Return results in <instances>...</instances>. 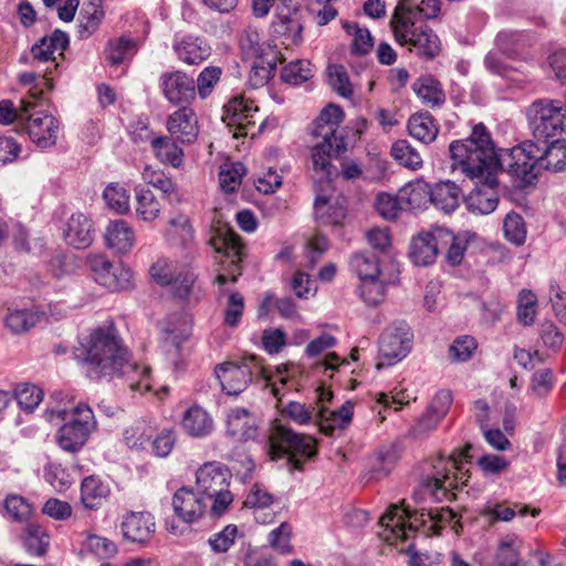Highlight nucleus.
Here are the masks:
<instances>
[{"mask_svg":"<svg viewBox=\"0 0 566 566\" xmlns=\"http://www.w3.org/2000/svg\"><path fill=\"white\" fill-rule=\"evenodd\" d=\"M449 151L452 171L462 174L475 185L465 198L468 209L479 214L494 211L499 202L496 187L501 164L485 126L475 125L471 136L452 142Z\"/></svg>","mask_w":566,"mask_h":566,"instance_id":"f257e3e1","label":"nucleus"},{"mask_svg":"<svg viewBox=\"0 0 566 566\" xmlns=\"http://www.w3.org/2000/svg\"><path fill=\"white\" fill-rule=\"evenodd\" d=\"M85 361L90 373L99 376H127L133 391L145 392L151 389L149 368L130 364L128 353L113 326L95 329L85 346Z\"/></svg>","mask_w":566,"mask_h":566,"instance_id":"f03ea898","label":"nucleus"},{"mask_svg":"<svg viewBox=\"0 0 566 566\" xmlns=\"http://www.w3.org/2000/svg\"><path fill=\"white\" fill-rule=\"evenodd\" d=\"M64 397L62 391L53 392L51 398L55 405L51 402L46 407L44 417L51 424L61 423L55 433L57 446L65 452L77 453L97 429V420L87 403L80 402L67 408L62 405Z\"/></svg>","mask_w":566,"mask_h":566,"instance_id":"7ed1b4c3","label":"nucleus"},{"mask_svg":"<svg viewBox=\"0 0 566 566\" xmlns=\"http://www.w3.org/2000/svg\"><path fill=\"white\" fill-rule=\"evenodd\" d=\"M472 446L467 444L463 450L449 457L439 455L428 463L429 471L422 480V486L436 501H452L454 491L469 481L465 463L469 462Z\"/></svg>","mask_w":566,"mask_h":566,"instance_id":"20e7f679","label":"nucleus"},{"mask_svg":"<svg viewBox=\"0 0 566 566\" xmlns=\"http://www.w3.org/2000/svg\"><path fill=\"white\" fill-rule=\"evenodd\" d=\"M343 119V108H322L313 123L312 134L324 139L312 149L313 170L321 180H329L333 175L332 156L338 157L346 151L344 138L337 135V126Z\"/></svg>","mask_w":566,"mask_h":566,"instance_id":"39448f33","label":"nucleus"},{"mask_svg":"<svg viewBox=\"0 0 566 566\" xmlns=\"http://www.w3.org/2000/svg\"><path fill=\"white\" fill-rule=\"evenodd\" d=\"M222 390L227 395L237 396L244 391L254 379H263L271 387L272 395L281 399V389L275 382H271L270 375L255 355L243 357L239 363L227 361L214 369Z\"/></svg>","mask_w":566,"mask_h":566,"instance_id":"423d86ee","label":"nucleus"},{"mask_svg":"<svg viewBox=\"0 0 566 566\" xmlns=\"http://www.w3.org/2000/svg\"><path fill=\"white\" fill-rule=\"evenodd\" d=\"M231 474L220 462H207L196 473V490L211 502L210 512L213 516L222 515L233 502L229 490Z\"/></svg>","mask_w":566,"mask_h":566,"instance_id":"0eeeda50","label":"nucleus"},{"mask_svg":"<svg viewBox=\"0 0 566 566\" xmlns=\"http://www.w3.org/2000/svg\"><path fill=\"white\" fill-rule=\"evenodd\" d=\"M316 454V441L311 436L293 431L283 424H275L269 436V455L272 460L286 458L295 469Z\"/></svg>","mask_w":566,"mask_h":566,"instance_id":"6e6552de","label":"nucleus"},{"mask_svg":"<svg viewBox=\"0 0 566 566\" xmlns=\"http://www.w3.org/2000/svg\"><path fill=\"white\" fill-rule=\"evenodd\" d=\"M432 510H413L392 505L380 517L382 530L379 536L390 545L407 541L418 528L431 524Z\"/></svg>","mask_w":566,"mask_h":566,"instance_id":"1a4fd4ad","label":"nucleus"},{"mask_svg":"<svg viewBox=\"0 0 566 566\" xmlns=\"http://www.w3.org/2000/svg\"><path fill=\"white\" fill-rule=\"evenodd\" d=\"M413 334L406 322H395L381 334L379 339V361L377 368L395 365L411 350Z\"/></svg>","mask_w":566,"mask_h":566,"instance_id":"9d476101","label":"nucleus"},{"mask_svg":"<svg viewBox=\"0 0 566 566\" xmlns=\"http://www.w3.org/2000/svg\"><path fill=\"white\" fill-rule=\"evenodd\" d=\"M86 266L92 279L108 291L127 290L132 285L133 272L130 269L120 263H112L103 254H88Z\"/></svg>","mask_w":566,"mask_h":566,"instance_id":"9b49d317","label":"nucleus"},{"mask_svg":"<svg viewBox=\"0 0 566 566\" xmlns=\"http://www.w3.org/2000/svg\"><path fill=\"white\" fill-rule=\"evenodd\" d=\"M537 151L538 146L532 140L513 147L507 150V154L502 159L499 158L501 164L500 172L505 167L512 177L520 179L524 184H531L541 174L537 166Z\"/></svg>","mask_w":566,"mask_h":566,"instance_id":"f8f14e48","label":"nucleus"},{"mask_svg":"<svg viewBox=\"0 0 566 566\" xmlns=\"http://www.w3.org/2000/svg\"><path fill=\"white\" fill-rule=\"evenodd\" d=\"M527 116L535 143L557 139L566 127V108H532Z\"/></svg>","mask_w":566,"mask_h":566,"instance_id":"ddd939ff","label":"nucleus"},{"mask_svg":"<svg viewBox=\"0 0 566 566\" xmlns=\"http://www.w3.org/2000/svg\"><path fill=\"white\" fill-rule=\"evenodd\" d=\"M21 132H27L30 139L39 147L50 148L57 142L60 123L44 109L28 112Z\"/></svg>","mask_w":566,"mask_h":566,"instance_id":"4468645a","label":"nucleus"},{"mask_svg":"<svg viewBox=\"0 0 566 566\" xmlns=\"http://www.w3.org/2000/svg\"><path fill=\"white\" fill-rule=\"evenodd\" d=\"M175 514L186 523L198 521L207 510V500L197 490L182 486L172 496Z\"/></svg>","mask_w":566,"mask_h":566,"instance_id":"2eb2a0df","label":"nucleus"},{"mask_svg":"<svg viewBox=\"0 0 566 566\" xmlns=\"http://www.w3.org/2000/svg\"><path fill=\"white\" fill-rule=\"evenodd\" d=\"M164 94L171 104H190L196 97L193 80L186 73L176 71L161 76Z\"/></svg>","mask_w":566,"mask_h":566,"instance_id":"dca6fc26","label":"nucleus"},{"mask_svg":"<svg viewBox=\"0 0 566 566\" xmlns=\"http://www.w3.org/2000/svg\"><path fill=\"white\" fill-rule=\"evenodd\" d=\"M475 235L468 231L454 234L452 231L438 227V242H440V251L446 250V261L448 264L455 266L459 265L468 249L469 242Z\"/></svg>","mask_w":566,"mask_h":566,"instance_id":"f3484780","label":"nucleus"},{"mask_svg":"<svg viewBox=\"0 0 566 566\" xmlns=\"http://www.w3.org/2000/svg\"><path fill=\"white\" fill-rule=\"evenodd\" d=\"M168 132L181 143H193L199 134L198 117L193 108H178L167 119Z\"/></svg>","mask_w":566,"mask_h":566,"instance_id":"a211bd4d","label":"nucleus"},{"mask_svg":"<svg viewBox=\"0 0 566 566\" xmlns=\"http://www.w3.org/2000/svg\"><path fill=\"white\" fill-rule=\"evenodd\" d=\"M174 51L188 65H199L211 54V48L205 39L190 34L176 39Z\"/></svg>","mask_w":566,"mask_h":566,"instance_id":"6ab92c4d","label":"nucleus"},{"mask_svg":"<svg viewBox=\"0 0 566 566\" xmlns=\"http://www.w3.org/2000/svg\"><path fill=\"white\" fill-rule=\"evenodd\" d=\"M536 144L539 172L543 170L559 172L566 169V140L553 139Z\"/></svg>","mask_w":566,"mask_h":566,"instance_id":"aec40b11","label":"nucleus"},{"mask_svg":"<svg viewBox=\"0 0 566 566\" xmlns=\"http://www.w3.org/2000/svg\"><path fill=\"white\" fill-rule=\"evenodd\" d=\"M154 516L148 512H129L123 517L122 531L125 538L145 543L155 532Z\"/></svg>","mask_w":566,"mask_h":566,"instance_id":"412c9836","label":"nucleus"},{"mask_svg":"<svg viewBox=\"0 0 566 566\" xmlns=\"http://www.w3.org/2000/svg\"><path fill=\"white\" fill-rule=\"evenodd\" d=\"M63 235L66 243L75 249L90 247L94 240L91 220L82 212L73 213L63 228Z\"/></svg>","mask_w":566,"mask_h":566,"instance_id":"4be33fe9","label":"nucleus"},{"mask_svg":"<svg viewBox=\"0 0 566 566\" xmlns=\"http://www.w3.org/2000/svg\"><path fill=\"white\" fill-rule=\"evenodd\" d=\"M165 235L171 245H180L186 251L187 259L195 258V231L187 216L178 214L170 219Z\"/></svg>","mask_w":566,"mask_h":566,"instance_id":"5701e85b","label":"nucleus"},{"mask_svg":"<svg viewBox=\"0 0 566 566\" xmlns=\"http://www.w3.org/2000/svg\"><path fill=\"white\" fill-rule=\"evenodd\" d=\"M390 28L392 30L395 40L400 45L408 44L413 48L415 42L420 38L418 35H420L421 32H424L428 25H417L412 14L396 7L395 12L390 19Z\"/></svg>","mask_w":566,"mask_h":566,"instance_id":"b1692460","label":"nucleus"},{"mask_svg":"<svg viewBox=\"0 0 566 566\" xmlns=\"http://www.w3.org/2000/svg\"><path fill=\"white\" fill-rule=\"evenodd\" d=\"M390 28L392 30L395 40L400 45L408 44L413 48L415 42L420 38L418 35H420L421 32H424L428 25H417L412 14L396 7L395 12L390 19Z\"/></svg>","mask_w":566,"mask_h":566,"instance_id":"393cba45","label":"nucleus"},{"mask_svg":"<svg viewBox=\"0 0 566 566\" xmlns=\"http://www.w3.org/2000/svg\"><path fill=\"white\" fill-rule=\"evenodd\" d=\"M438 228L428 232H421L415 237L410 244V259L417 265H429L433 263L440 252Z\"/></svg>","mask_w":566,"mask_h":566,"instance_id":"a878e982","label":"nucleus"},{"mask_svg":"<svg viewBox=\"0 0 566 566\" xmlns=\"http://www.w3.org/2000/svg\"><path fill=\"white\" fill-rule=\"evenodd\" d=\"M104 238L107 248L118 254L129 252L136 242L134 229L127 221L122 219L109 221L105 229Z\"/></svg>","mask_w":566,"mask_h":566,"instance_id":"bb28decb","label":"nucleus"},{"mask_svg":"<svg viewBox=\"0 0 566 566\" xmlns=\"http://www.w3.org/2000/svg\"><path fill=\"white\" fill-rule=\"evenodd\" d=\"M354 405L346 401L336 410H329L328 407L318 408L317 426L319 431L326 436H333L336 429L346 428L353 419Z\"/></svg>","mask_w":566,"mask_h":566,"instance_id":"cd10ccee","label":"nucleus"},{"mask_svg":"<svg viewBox=\"0 0 566 566\" xmlns=\"http://www.w3.org/2000/svg\"><path fill=\"white\" fill-rule=\"evenodd\" d=\"M256 431L254 417L247 408H233L227 418V434L238 441L253 439Z\"/></svg>","mask_w":566,"mask_h":566,"instance_id":"c85d7f7f","label":"nucleus"},{"mask_svg":"<svg viewBox=\"0 0 566 566\" xmlns=\"http://www.w3.org/2000/svg\"><path fill=\"white\" fill-rule=\"evenodd\" d=\"M184 431L193 438H205L213 431V419L202 407L195 405L188 408L182 416Z\"/></svg>","mask_w":566,"mask_h":566,"instance_id":"c756f323","label":"nucleus"},{"mask_svg":"<svg viewBox=\"0 0 566 566\" xmlns=\"http://www.w3.org/2000/svg\"><path fill=\"white\" fill-rule=\"evenodd\" d=\"M316 220L325 226H339L346 218L344 200L317 196L314 202Z\"/></svg>","mask_w":566,"mask_h":566,"instance_id":"7c9ffc66","label":"nucleus"},{"mask_svg":"<svg viewBox=\"0 0 566 566\" xmlns=\"http://www.w3.org/2000/svg\"><path fill=\"white\" fill-rule=\"evenodd\" d=\"M70 43L67 33L60 29L53 31L50 36L41 38L31 48L33 57L41 62L55 61L53 54L55 51H60V55H63V51L66 50Z\"/></svg>","mask_w":566,"mask_h":566,"instance_id":"2f4dec72","label":"nucleus"},{"mask_svg":"<svg viewBox=\"0 0 566 566\" xmlns=\"http://www.w3.org/2000/svg\"><path fill=\"white\" fill-rule=\"evenodd\" d=\"M399 193L405 210H421L430 202L432 188L426 181L417 179L405 185Z\"/></svg>","mask_w":566,"mask_h":566,"instance_id":"473e14b6","label":"nucleus"},{"mask_svg":"<svg viewBox=\"0 0 566 566\" xmlns=\"http://www.w3.org/2000/svg\"><path fill=\"white\" fill-rule=\"evenodd\" d=\"M460 197L461 190L454 182L443 181L432 188L430 203L446 213H451L459 207Z\"/></svg>","mask_w":566,"mask_h":566,"instance_id":"72a5a7b5","label":"nucleus"},{"mask_svg":"<svg viewBox=\"0 0 566 566\" xmlns=\"http://www.w3.org/2000/svg\"><path fill=\"white\" fill-rule=\"evenodd\" d=\"M155 157L165 165L179 168L184 163L182 149L169 136H157L151 140Z\"/></svg>","mask_w":566,"mask_h":566,"instance_id":"f704fd0d","label":"nucleus"},{"mask_svg":"<svg viewBox=\"0 0 566 566\" xmlns=\"http://www.w3.org/2000/svg\"><path fill=\"white\" fill-rule=\"evenodd\" d=\"M169 285L172 286L176 297L188 302H198L203 294L200 285L196 282L195 274L188 266H184L178 272L176 280Z\"/></svg>","mask_w":566,"mask_h":566,"instance_id":"c9c22d12","label":"nucleus"},{"mask_svg":"<svg viewBox=\"0 0 566 566\" xmlns=\"http://www.w3.org/2000/svg\"><path fill=\"white\" fill-rule=\"evenodd\" d=\"M412 90L422 103L439 106L446 102V93L441 83L432 75H422L417 78L412 84Z\"/></svg>","mask_w":566,"mask_h":566,"instance_id":"e433bc0d","label":"nucleus"},{"mask_svg":"<svg viewBox=\"0 0 566 566\" xmlns=\"http://www.w3.org/2000/svg\"><path fill=\"white\" fill-rule=\"evenodd\" d=\"M109 495V488L96 476L85 478L81 485V500L85 507L96 510Z\"/></svg>","mask_w":566,"mask_h":566,"instance_id":"4c0bfd02","label":"nucleus"},{"mask_svg":"<svg viewBox=\"0 0 566 566\" xmlns=\"http://www.w3.org/2000/svg\"><path fill=\"white\" fill-rule=\"evenodd\" d=\"M523 539L515 534L506 535L499 543L495 560L499 566H518Z\"/></svg>","mask_w":566,"mask_h":566,"instance_id":"58836bf2","label":"nucleus"},{"mask_svg":"<svg viewBox=\"0 0 566 566\" xmlns=\"http://www.w3.org/2000/svg\"><path fill=\"white\" fill-rule=\"evenodd\" d=\"M136 214L146 222L157 219L161 211V205L151 190L138 186L135 188Z\"/></svg>","mask_w":566,"mask_h":566,"instance_id":"ea45409f","label":"nucleus"},{"mask_svg":"<svg viewBox=\"0 0 566 566\" xmlns=\"http://www.w3.org/2000/svg\"><path fill=\"white\" fill-rule=\"evenodd\" d=\"M409 134L418 140L429 144L438 134V127L428 112H420L410 117L408 122Z\"/></svg>","mask_w":566,"mask_h":566,"instance_id":"a19ab883","label":"nucleus"},{"mask_svg":"<svg viewBox=\"0 0 566 566\" xmlns=\"http://www.w3.org/2000/svg\"><path fill=\"white\" fill-rule=\"evenodd\" d=\"M38 321V313L27 308H8L3 318L6 328L15 335L28 332Z\"/></svg>","mask_w":566,"mask_h":566,"instance_id":"79ce46f5","label":"nucleus"},{"mask_svg":"<svg viewBox=\"0 0 566 566\" xmlns=\"http://www.w3.org/2000/svg\"><path fill=\"white\" fill-rule=\"evenodd\" d=\"M104 18L102 0H88L80 13V34L87 38L93 34Z\"/></svg>","mask_w":566,"mask_h":566,"instance_id":"37998d69","label":"nucleus"},{"mask_svg":"<svg viewBox=\"0 0 566 566\" xmlns=\"http://www.w3.org/2000/svg\"><path fill=\"white\" fill-rule=\"evenodd\" d=\"M22 542L29 554L41 556L46 552L50 537L41 525L31 523L25 526L22 533Z\"/></svg>","mask_w":566,"mask_h":566,"instance_id":"c03bdc74","label":"nucleus"},{"mask_svg":"<svg viewBox=\"0 0 566 566\" xmlns=\"http://www.w3.org/2000/svg\"><path fill=\"white\" fill-rule=\"evenodd\" d=\"M350 269L357 274L359 280L366 277H379V260L374 252H357L350 258Z\"/></svg>","mask_w":566,"mask_h":566,"instance_id":"a18cd8bd","label":"nucleus"},{"mask_svg":"<svg viewBox=\"0 0 566 566\" xmlns=\"http://www.w3.org/2000/svg\"><path fill=\"white\" fill-rule=\"evenodd\" d=\"M398 460L397 451L394 447L379 449L370 458V479L379 480L387 476L394 469Z\"/></svg>","mask_w":566,"mask_h":566,"instance_id":"49530a36","label":"nucleus"},{"mask_svg":"<svg viewBox=\"0 0 566 566\" xmlns=\"http://www.w3.org/2000/svg\"><path fill=\"white\" fill-rule=\"evenodd\" d=\"M390 154L401 166L417 170L422 167L420 153L408 140L399 139L391 146Z\"/></svg>","mask_w":566,"mask_h":566,"instance_id":"de8ad7c7","label":"nucleus"},{"mask_svg":"<svg viewBox=\"0 0 566 566\" xmlns=\"http://www.w3.org/2000/svg\"><path fill=\"white\" fill-rule=\"evenodd\" d=\"M142 178L146 184L159 189L169 201H179L176 186L163 170L145 166Z\"/></svg>","mask_w":566,"mask_h":566,"instance_id":"09e8293b","label":"nucleus"},{"mask_svg":"<svg viewBox=\"0 0 566 566\" xmlns=\"http://www.w3.org/2000/svg\"><path fill=\"white\" fill-rule=\"evenodd\" d=\"M191 325L185 314H174L168 317L164 332L166 339L178 347L190 335Z\"/></svg>","mask_w":566,"mask_h":566,"instance_id":"8fccbe9b","label":"nucleus"},{"mask_svg":"<svg viewBox=\"0 0 566 566\" xmlns=\"http://www.w3.org/2000/svg\"><path fill=\"white\" fill-rule=\"evenodd\" d=\"M244 175L245 167L242 163H224L220 166L219 171V182L221 189L226 192L235 191L241 185Z\"/></svg>","mask_w":566,"mask_h":566,"instance_id":"3c124183","label":"nucleus"},{"mask_svg":"<svg viewBox=\"0 0 566 566\" xmlns=\"http://www.w3.org/2000/svg\"><path fill=\"white\" fill-rule=\"evenodd\" d=\"M531 512L532 516H537L539 514L538 509H530L528 506H522L518 504H515L514 507L507 506L504 503H495V504H489L485 507V514L491 516L495 521H502V522H510L515 517L518 516H525Z\"/></svg>","mask_w":566,"mask_h":566,"instance_id":"603ef678","label":"nucleus"},{"mask_svg":"<svg viewBox=\"0 0 566 566\" xmlns=\"http://www.w3.org/2000/svg\"><path fill=\"white\" fill-rule=\"evenodd\" d=\"M13 396L23 410L32 412L42 401L43 391L33 384L23 382L17 386Z\"/></svg>","mask_w":566,"mask_h":566,"instance_id":"864d4df0","label":"nucleus"},{"mask_svg":"<svg viewBox=\"0 0 566 566\" xmlns=\"http://www.w3.org/2000/svg\"><path fill=\"white\" fill-rule=\"evenodd\" d=\"M313 76L312 64L306 60H296L284 66L281 77L285 83L300 85Z\"/></svg>","mask_w":566,"mask_h":566,"instance_id":"5fc2aeb1","label":"nucleus"},{"mask_svg":"<svg viewBox=\"0 0 566 566\" xmlns=\"http://www.w3.org/2000/svg\"><path fill=\"white\" fill-rule=\"evenodd\" d=\"M134 41L128 36L109 40L105 49L106 60L112 65L122 64L132 53Z\"/></svg>","mask_w":566,"mask_h":566,"instance_id":"6e6d98bb","label":"nucleus"},{"mask_svg":"<svg viewBox=\"0 0 566 566\" xmlns=\"http://www.w3.org/2000/svg\"><path fill=\"white\" fill-rule=\"evenodd\" d=\"M292 533V525L289 522H282L269 533V545L280 554H291L293 552L291 544Z\"/></svg>","mask_w":566,"mask_h":566,"instance_id":"4d7b16f0","label":"nucleus"},{"mask_svg":"<svg viewBox=\"0 0 566 566\" xmlns=\"http://www.w3.org/2000/svg\"><path fill=\"white\" fill-rule=\"evenodd\" d=\"M185 265H179L176 261L160 258L151 266L150 272L154 280L161 285H169L178 276V272Z\"/></svg>","mask_w":566,"mask_h":566,"instance_id":"13d9d810","label":"nucleus"},{"mask_svg":"<svg viewBox=\"0 0 566 566\" xmlns=\"http://www.w3.org/2000/svg\"><path fill=\"white\" fill-rule=\"evenodd\" d=\"M151 438L150 429L143 422H137L124 431V441L129 449L145 450Z\"/></svg>","mask_w":566,"mask_h":566,"instance_id":"bf43d9fd","label":"nucleus"},{"mask_svg":"<svg viewBox=\"0 0 566 566\" xmlns=\"http://www.w3.org/2000/svg\"><path fill=\"white\" fill-rule=\"evenodd\" d=\"M284 412L298 424H317L318 421V408H315L313 405L306 406L301 402L290 401L285 406Z\"/></svg>","mask_w":566,"mask_h":566,"instance_id":"052dcab7","label":"nucleus"},{"mask_svg":"<svg viewBox=\"0 0 566 566\" xmlns=\"http://www.w3.org/2000/svg\"><path fill=\"white\" fill-rule=\"evenodd\" d=\"M419 36L413 46L416 53L427 60L434 59L441 50L438 35L428 27Z\"/></svg>","mask_w":566,"mask_h":566,"instance_id":"680f3d73","label":"nucleus"},{"mask_svg":"<svg viewBox=\"0 0 566 566\" xmlns=\"http://www.w3.org/2000/svg\"><path fill=\"white\" fill-rule=\"evenodd\" d=\"M537 297L530 290H523L517 300V319L523 325H532L536 317Z\"/></svg>","mask_w":566,"mask_h":566,"instance_id":"e2e57ef3","label":"nucleus"},{"mask_svg":"<svg viewBox=\"0 0 566 566\" xmlns=\"http://www.w3.org/2000/svg\"><path fill=\"white\" fill-rule=\"evenodd\" d=\"M103 197L108 207L118 213L129 211V193L119 185H109L105 188Z\"/></svg>","mask_w":566,"mask_h":566,"instance_id":"0e129e2a","label":"nucleus"},{"mask_svg":"<svg viewBox=\"0 0 566 566\" xmlns=\"http://www.w3.org/2000/svg\"><path fill=\"white\" fill-rule=\"evenodd\" d=\"M328 83L333 91L343 97H349L353 94L352 84L348 74L342 65H329L327 67Z\"/></svg>","mask_w":566,"mask_h":566,"instance_id":"69168bd1","label":"nucleus"},{"mask_svg":"<svg viewBox=\"0 0 566 566\" xmlns=\"http://www.w3.org/2000/svg\"><path fill=\"white\" fill-rule=\"evenodd\" d=\"M359 295L367 305L379 304L385 295V285L378 277L360 280Z\"/></svg>","mask_w":566,"mask_h":566,"instance_id":"338daca9","label":"nucleus"},{"mask_svg":"<svg viewBox=\"0 0 566 566\" xmlns=\"http://www.w3.org/2000/svg\"><path fill=\"white\" fill-rule=\"evenodd\" d=\"M478 344L471 336H460L449 347V358L452 361L462 363L469 360Z\"/></svg>","mask_w":566,"mask_h":566,"instance_id":"774afa93","label":"nucleus"}]
</instances>
